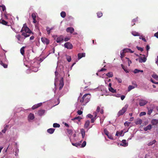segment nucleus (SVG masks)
Masks as SVG:
<instances>
[{"label":"nucleus","mask_w":158,"mask_h":158,"mask_svg":"<svg viewBox=\"0 0 158 158\" xmlns=\"http://www.w3.org/2000/svg\"><path fill=\"white\" fill-rule=\"evenodd\" d=\"M91 97L90 94H85L83 96L82 98H79V100L81 102H84L86 104L90 101Z\"/></svg>","instance_id":"1"},{"label":"nucleus","mask_w":158,"mask_h":158,"mask_svg":"<svg viewBox=\"0 0 158 158\" xmlns=\"http://www.w3.org/2000/svg\"><path fill=\"white\" fill-rule=\"evenodd\" d=\"M23 31H25V32L27 33H31V31L27 26L26 24H23V26L20 31V32H23Z\"/></svg>","instance_id":"2"},{"label":"nucleus","mask_w":158,"mask_h":158,"mask_svg":"<svg viewBox=\"0 0 158 158\" xmlns=\"http://www.w3.org/2000/svg\"><path fill=\"white\" fill-rule=\"evenodd\" d=\"M128 105H126L124 107H123L122 109L120 110L118 113V116L122 115L126 111L127 109L128 108Z\"/></svg>","instance_id":"3"},{"label":"nucleus","mask_w":158,"mask_h":158,"mask_svg":"<svg viewBox=\"0 0 158 158\" xmlns=\"http://www.w3.org/2000/svg\"><path fill=\"white\" fill-rule=\"evenodd\" d=\"M65 48L68 49H72L73 48V45L70 42H67L66 43L64 44Z\"/></svg>","instance_id":"4"},{"label":"nucleus","mask_w":158,"mask_h":158,"mask_svg":"<svg viewBox=\"0 0 158 158\" xmlns=\"http://www.w3.org/2000/svg\"><path fill=\"white\" fill-rule=\"evenodd\" d=\"M148 103V101L143 99H140L139 100V104L140 106H143Z\"/></svg>","instance_id":"5"},{"label":"nucleus","mask_w":158,"mask_h":158,"mask_svg":"<svg viewBox=\"0 0 158 158\" xmlns=\"http://www.w3.org/2000/svg\"><path fill=\"white\" fill-rule=\"evenodd\" d=\"M132 85H129V91L137 87V85L135 81L132 82Z\"/></svg>","instance_id":"6"},{"label":"nucleus","mask_w":158,"mask_h":158,"mask_svg":"<svg viewBox=\"0 0 158 158\" xmlns=\"http://www.w3.org/2000/svg\"><path fill=\"white\" fill-rule=\"evenodd\" d=\"M64 40V38L63 36L61 35L57 38L56 39V42L57 43H59L62 42Z\"/></svg>","instance_id":"7"},{"label":"nucleus","mask_w":158,"mask_h":158,"mask_svg":"<svg viewBox=\"0 0 158 158\" xmlns=\"http://www.w3.org/2000/svg\"><path fill=\"white\" fill-rule=\"evenodd\" d=\"M41 40L44 44H46L47 45L49 44V40L46 38L42 37L41 38Z\"/></svg>","instance_id":"8"},{"label":"nucleus","mask_w":158,"mask_h":158,"mask_svg":"<svg viewBox=\"0 0 158 158\" xmlns=\"http://www.w3.org/2000/svg\"><path fill=\"white\" fill-rule=\"evenodd\" d=\"M64 85L63 78H61L59 84V90H60L62 88Z\"/></svg>","instance_id":"9"},{"label":"nucleus","mask_w":158,"mask_h":158,"mask_svg":"<svg viewBox=\"0 0 158 158\" xmlns=\"http://www.w3.org/2000/svg\"><path fill=\"white\" fill-rule=\"evenodd\" d=\"M128 50V49H124L122 51H121L120 52V55L121 56L120 57L121 59H122L123 57L124 56V54L126 53L127 52V51Z\"/></svg>","instance_id":"10"},{"label":"nucleus","mask_w":158,"mask_h":158,"mask_svg":"<svg viewBox=\"0 0 158 158\" xmlns=\"http://www.w3.org/2000/svg\"><path fill=\"white\" fill-rule=\"evenodd\" d=\"M66 31L67 32H69L71 34L73 33L74 31V29L72 27H69L67 28Z\"/></svg>","instance_id":"11"},{"label":"nucleus","mask_w":158,"mask_h":158,"mask_svg":"<svg viewBox=\"0 0 158 158\" xmlns=\"http://www.w3.org/2000/svg\"><path fill=\"white\" fill-rule=\"evenodd\" d=\"M151 123L152 125H156L158 124V119H153Z\"/></svg>","instance_id":"12"},{"label":"nucleus","mask_w":158,"mask_h":158,"mask_svg":"<svg viewBox=\"0 0 158 158\" xmlns=\"http://www.w3.org/2000/svg\"><path fill=\"white\" fill-rule=\"evenodd\" d=\"M54 29V27H52L51 28H49L48 27H46V30L47 32V33L49 35L51 33V30L53 29Z\"/></svg>","instance_id":"13"},{"label":"nucleus","mask_w":158,"mask_h":158,"mask_svg":"<svg viewBox=\"0 0 158 158\" xmlns=\"http://www.w3.org/2000/svg\"><path fill=\"white\" fill-rule=\"evenodd\" d=\"M147 60V59L145 57L142 58V57H139L138 60L140 63H142L145 62Z\"/></svg>","instance_id":"14"},{"label":"nucleus","mask_w":158,"mask_h":158,"mask_svg":"<svg viewBox=\"0 0 158 158\" xmlns=\"http://www.w3.org/2000/svg\"><path fill=\"white\" fill-rule=\"evenodd\" d=\"M85 53H79L78 54V59H80L83 57H85Z\"/></svg>","instance_id":"15"},{"label":"nucleus","mask_w":158,"mask_h":158,"mask_svg":"<svg viewBox=\"0 0 158 158\" xmlns=\"http://www.w3.org/2000/svg\"><path fill=\"white\" fill-rule=\"evenodd\" d=\"M96 111L98 113L100 112L101 114H103L104 113V111L102 109L100 110V108L99 106H98L96 109Z\"/></svg>","instance_id":"16"},{"label":"nucleus","mask_w":158,"mask_h":158,"mask_svg":"<svg viewBox=\"0 0 158 158\" xmlns=\"http://www.w3.org/2000/svg\"><path fill=\"white\" fill-rule=\"evenodd\" d=\"M152 128V125L151 124H149L146 127L143 128V130L145 131H147L148 130H150Z\"/></svg>","instance_id":"17"},{"label":"nucleus","mask_w":158,"mask_h":158,"mask_svg":"<svg viewBox=\"0 0 158 158\" xmlns=\"http://www.w3.org/2000/svg\"><path fill=\"white\" fill-rule=\"evenodd\" d=\"M89 124H90V121L89 120H87V121H86L85 122V124H84V127L85 128H87L89 125Z\"/></svg>","instance_id":"18"},{"label":"nucleus","mask_w":158,"mask_h":158,"mask_svg":"<svg viewBox=\"0 0 158 158\" xmlns=\"http://www.w3.org/2000/svg\"><path fill=\"white\" fill-rule=\"evenodd\" d=\"M123 131L122 130L120 132L119 131H117L115 135L116 136H118L120 135V136H122L123 135Z\"/></svg>","instance_id":"19"},{"label":"nucleus","mask_w":158,"mask_h":158,"mask_svg":"<svg viewBox=\"0 0 158 158\" xmlns=\"http://www.w3.org/2000/svg\"><path fill=\"white\" fill-rule=\"evenodd\" d=\"M82 118L80 116H78L77 117H75V118L72 119V120L73 121H74L75 120H77L78 122H80Z\"/></svg>","instance_id":"20"},{"label":"nucleus","mask_w":158,"mask_h":158,"mask_svg":"<svg viewBox=\"0 0 158 158\" xmlns=\"http://www.w3.org/2000/svg\"><path fill=\"white\" fill-rule=\"evenodd\" d=\"M45 112V110H40L38 111V114L40 116H42L43 115Z\"/></svg>","instance_id":"21"},{"label":"nucleus","mask_w":158,"mask_h":158,"mask_svg":"<svg viewBox=\"0 0 158 158\" xmlns=\"http://www.w3.org/2000/svg\"><path fill=\"white\" fill-rule=\"evenodd\" d=\"M55 130L54 128H50L47 130V131L48 133L52 134L53 133Z\"/></svg>","instance_id":"22"},{"label":"nucleus","mask_w":158,"mask_h":158,"mask_svg":"<svg viewBox=\"0 0 158 158\" xmlns=\"http://www.w3.org/2000/svg\"><path fill=\"white\" fill-rule=\"evenodd\" d=\"M31 69L32 71L34 72H36L38 71V68L37 67H34L33 66H31L30 68Z\"/></svg>","instance_id":"23"},{"label":"nucleus","mask_w":158,"mask_h":158,"mask_svg":"<svg viewBox=\"0 0 158 158\" xmlns=\"http://www.w3.org/2000/svg\"><path fill=\"white\" fill-rule=\"evenodd\" d=\"M81 132L82 135V138H83L85 135V131L84 129H81Z\"/></svg>","instance_id":"24"},{"label":"nucleus","mask_w":158,"mask_h":158,"mask_svg":"<svg viewBox=\"0 0 158 158\" xmlns=\"http://www.w3.org/2000/svg\"><path fill=\"white\" fill-rule=\"evenodd\" d=\"M121 145L124 147H126L128 145V144L126 143L125 140H123L122 141V143Z\"/></svg>","instance_id":"25"},{"label":"nucleus","mask_w":158,"mask_h":158,"mask_svg":"<svg viewBox=\"0 0 158 158\" xmlns=\"http://www.w3.org/2000/svg\"><path fill=\"white\" fill-rule=\"evenodd\" d=\"M0 23H1L3 25H7L8 22L3 19H1L0 20Z\"/></svg>","instance_id":"26"},{"label":"nucleus","mask_w":158,"mask_h":158,"mask_svg":"<svg viewBox=\"0 0 158 158\" xmlns=\"http://www.w3.org/2000/svg\"><path fill=\"white\" fill-rule=\"evenodd\" d=\"M21 32L22 33V35L24 36L25 38L30 36V35L28 34H29V33H27L23 31Z\"/></svg>","instance_id":"27"},{"label":"nucleus","mask_w":158,"mask_h":158,"mask_svg":"<svg viewBox=\"0 0 158 158\" xmlns=\"http://www.w3.org/2000/svg\"><path fill=\"white\" fill-rule=\"evenodd\" d=\"M28 118L31 120H33L34 118V115L33 114L30 113L28 115Z\"/></svg>","instance_id":"28"},{"label":"nucleus","mask_w":158,"mask_h":158,"mask_svg":"<svg viewBox=\"0 0 158 158\" xmlns=\"http://www.w3.org/2000/svg\"><path fill=\"white\" fill-rule=\"evenodd\" d=\"M133 72L134 73H137L139 72L143 73V71L142 70H140L137 69H135L133 71Z\"/></svg>","instance_id":"29"},{"label":"nucleus","mask_w":158,"mask_h":158,"mask_svg":"<svg viewBox=\"0 0 158 158\" xmlns=\"http://www.w3.org/2000/svg\"><path fill=\"white\" fill-rule=\"evenodd\" d=\"M25 48V47H22L20 49V52L21 54L23 56L24 54V48Z\"/></svg>","instance_id":"30"},{"label":"nucleus","mask_w":158,"mask_h":158,"mask_svg":"<svg viewBox=\"0 0 158 158\" xmlns=\"http://www.w3.org/2000/svg\"><path fill=\"white\" fill-rule=\"evenodd\" d=\"M152 77L156 80H158V75H157L156 74H153L152 75Z\"/></svg>","instance_id":"31"},{"label":"nucleus","mask_w":158,"mask_h":158,"mask_svg":"<svg viewBox=\"0 0 158 158\" xmlns=\"http://www.w3.org/2000/svg\"><path fill=\"white\" fill-rule=\"evenodd\" d=\"M66 15V13L64 11H62L60 13V16H61L63 18H64L65 17Z\"/></svg>","instance_id":"32"},{"label":"nucleus","mask_w":158,"mask_h":158,"mask_svg":"<svg viewBox=\"0 0 158 158\" xmlns=\"http://www.w3.org/2000/svg\"><path fill=\"white\" fill-rule=\"evenodd\" d=\"M106 75L109 77H111L113 76V74L112 72H109L107 73Z\"/></svg>","instance_id":"33"},{"label":"nucleus","mask_w":158,"mask_h":158,"mask_svg":"<svg viewBox=\"0 0 158 158\" xmlns=\"http://www.w3.org/2000/svg\"><path fill=\"white\" fill-rule=\"evenodd\" d=\"M0 64L2 65L5 68H6L7 67V65L6 64L3 63L2 61H0Z\"/></svg>","instance_id":"34"},{"label":"nucleus","mask_w":158,"mask_h":158,"mask_svg":"<svg viewBox=\"0 0 158 158\" xmlns=\"http://www.w3.org/2000/svg\"><path fill=\"white\" fill-rule=\"evenodd\" d=\"M121 66L122 67V68L124 70V71L126 73H128V70L127 69V68L124 66L123 64H121Z\"/></svg>","instance_id":"35"},{"label":"nucleus","mask_w":158,"mask_h":158,"mask_svg":"<svg viewBox=\"0 0 158 158\" xmlns=\"http://www.w3.org/2000/svg\"><path fill=\"white\" fill-rule=\"evenodd\" d=\"M109 90L112 93H115L116 92V89H114L112 87H110L109 88Z\"/></svg>","instance_id":"36"},{"label":"nucleus","mask_w":158,"mask_h":158,"mask_svg":"<svg viewBox=\"0 0 158 158\" xmlns=\"http://www.w3.org/2000/svg\"><path fill=\"white\" fill-rule=\"evenodd\" d=\"M156 142L155 140H153L152 141L148 143V146H151L153 144L155 143Z\"/></svg>","instance_id":"37"},{"label":"nucleus","mask_w":158,"mask_h":158,"mask_svg":"<svg viewBox=\"0 0 158 158\" xmlns=\"http://www.w3.org/2000/svg\"><path fill=\"white\" fill-rule=\"evenodd\" d=\"M60 126V125L59 124L55 123L53 124V127H59Z\"/></svg>","instance_id":"38"},{"label":"nucleus","mask_w":158,"mask_h":158,"mask_svg":"<svg viewBox=\"0 0 158 158\" xmlns=\"http://www.w3.org/2000/svg\"><path fill=\"white\" fill-rule=\"evenodd\" d=\"M98 17L100 18L102 15V13L101 12H98L97 13Z\"/></svg>","instance_id":"39"},{"label":"nucleus","mask_w":158,"mask_h":158,"mask_svg":"<svg viewBox=\"0 0 158 158\" xmlns=\"http://www.w3.org/2000/svg\"><path fill=\"white\" fill-rule=\"evenodd\" d=\"M72 144L74 146H75L76 147H78V146H80L81 144L80 143H72Z\"/></svg>","instance_id":"40"},{"label":"nucleus","mask_w":158,"mask_h":158,"mask_svg":"<svg viewBox=\"0 0 158 158\" xmlns=\"http://www.w3.org/2000/svg\"><path fill=\"white\" fill-rule=\"evenodd\" d=\"M132 34L135 36H139V33L136 32H132Z\"/></svg>","instance_id":"41"},{"label":"nucleus","mask_w":158,"mask_h":158,"mask_svg":"<svg viewBox=\"0 0 158 158\" xmlns=\"http://www.w3.org/2000/svg\"><path fill=\"white\" fill-rule=\"evenodd\" d=\"M66 59L67 60V61L69 62H70L71 61V57L70 56H66Z\"/></svg>","instance_id":"42"},{"label":"nucleus","mask_w":158,"mask_h":158,"mask_svg":"<svg viewBox=\"0 0 158 158\" xmlns=\"http://www.w3.org/2000/svg\"><path fill=\"white\" fill-rule=\"evenodd\" d=\"M15 36L18 41H20L21 40V37L20 35H16Z\"/></svg>","instance_id":"43"},{"label":"nucleus","mask_w":158,"mask_h":158,"mask_svg":"<svg viewBox=\"0 0 158 158\" xmlns=\"http://www.w3.org/2000/svg\"><path fill=\"white\" fill-rule=\"evenodd\" d=\"M37 14L36 13H33L32 14L31 16L33 19H36Z\"/></svg>","instance_id":"44"},{"label":"nucleus","mask_w":158,"mask_h":158,"mask_svg":"<svg viewBox=\"0 0 158 158\" xmlns=\"http://www.w3.org/2000/svg\"><path fill=\"white\" fill-rule=\"evenodd\" d=\"M139 39H142L143 41L144 42H146V40L144 36H141L139 37Z\"/></svg>","instance_id":"45"},{"label":"nucleus","mask_w":158,"mask_h":158,"mask_svg":"<svg viewBox=\"0 0 158 158\" xmlns=\"http://www.w3.org/2000/svg\"><path fill=\"white\" fill-rule=\"evenodd\" d=\"M72 132L73 131L69 129H67V133L69 135H71L72 134Z\"/></svg>","instance_id":"46"},{"label":"nucleus","mask_w":158,"mask_h":158,"mask_svg":"<svg viewBox=\"0 0 158 158\" xmlns=\"http://www.w3.org/2000/svg\"><path fill=\"white\" fill-rule=\"evenodd\" d=\"M86 117L87 118H88L91 119L94 117L93 115L90 114H88L87 115Z\"/></svg>","instance_id":"47"},{"label":"nucleus","mask_w":158,"mask_h":158,"mask_svg":"<svg viewBox=\"0 0 158 158\" xmlns=\"http://www.w3.org/2000/svg\"><path fill=\"white\" fill-rule=\"evenodd\" d=\"M86 145V142L84 141L82 143L81 147L83 148L85 147Z\"/></svg>","instance_id":"48"},{"label":"nucleus","mask_w":158,"mask_h":158,"mask_svg":"<svg viewBox=\"0 0 158 158\" xmlns=\"http://www.w3.org/2000/svg\"><path fill=\"white\" fill-rule=\"evenodd\" d=\"M142 123V120L141 119H139L136 123V124H141Z\"/></svg>","instance_id":"49"},{"label":"nucleus","mask_w":158,"mask_h":158,"mask_svg":"<svg viewBox=\"0 0 158 158\" xmlns=\"http://www.w3.org/2000/svg\"><path fill=\"white\" fill-rule=\"evenodd\" d=\"M136 47H137L138 50L139 51H140L141 52H142L143 50V48L141 47H139L138 46H137Z\"/></svg>","instance_id":"50"},{"label":"nucleus","mask_w":158,"mask_h":158,"mask_svg":"<svg viewBox=\"0 0 158 158\" xmlns=\"http://www.w3.org/2000/svg\"><path fill=\"white\" fill-rule=\"evenodd\" d=\"M77 113L78 115H81L82 114L83 111L81 110H79L77 111Z\"/></svg>","instance_id":"51"},{"label":"nucleus","mask_w":158,"mask_h":158,"mask_svg":"<svg viewBox=\"0 0 158 158\" xmlns=\"http://www.w3.org/2000/svg\"><path fill=\"white\" fill-rule=\"evenodd\" d=\"M115 79L118 83H120L122 82V80L120 78L116 77Z\"/></svg>","instance_id":"52"},{"label":"nucleus","mask_w":158,"mask_h":158,"mask_svg":"<svg viewBox=\"0 0 158 158\" xmlns=\"http://www.w3.org/2000/svg\"><path fill=\"white\" fill-rule=\"evenodd\" d=\"M96 118H96L95 117H94L93 118H92L91 119V123H94V121H95Z\"/></svg>","instance_id":"53"},{"label":"nucleus","mask_w":158,"mask_h":158,"mask_svg":"<svg viewBox=\"0 0 158 158\" xmlns=\"http://www.w3.org/2000/svg\"><path fill=\"white\" fill-rule=\"evenodd\" d=\"M146 114V113L145 112H141L139 114L140 116H142L145 115Z\"/></svg>","instance_id":"54"},{"label":"nucleus","mask_w":158,"mask_h":158,"mask_svg":"<svg viewBox=\"0 0 158 158\" xmlns=\"http://www.w3.org/2000/svg\"><path fill=\"white\" fill-rule=\"evenodd\" d=\"M38 108V106H37V105H34L32 107V109L33 110H34L37 108Z\"/></svg>","instance_id":"55"},{"label":"nucleus","mask_w":158,"mask_h":158,"mask_svg":"<svg viewBox=\"0 0 158 158\" xmlns=\"http://www.w3.org/2000/svg\"><path fill=\"white\" fill-rule=\"evenodd\" d=\"M0 6L2 7L3 11H4L6 10V7L4 5Z\"/></svg>","instance_id":"56"},{"label":"nucleus","mask_w":158,"mask_h":158,"mask_svg":"<svg viewBox=\"0 0 158 158\" xmlns=\"http://www.w3.org/2000/svg\"><path fill=\"white\" fill-rule=\"evenodd\" d=\"M104 132H105V134L107 136H108V135H109V133L108 131L107 130H106V129H105L104 130Z\"/></svg>","instance_id":"57"},{"label":"nucleus","mask_w":158,"mask_h":158,"mask_svg":"<svg viewBox=\"0 0 158 158\" xmlns=\"http://www.w3.org/2000/svg\"><path fill=\"white\" fill-rule=\"evenodd\" d=\"M70 39V38L68 37H66L64 39V40L65 41H67L69 40Z\"/></svg>","instance_id":"58"},{"label":"nucleus","mask_w":158,"mask_h":158,"mask_svg":"<svg viewBox=\"0 0 158 158\" xmlns=\"http://www.w3.org/2000/svg\"><path fill=\"white\" fill-rule=\"evenodd\" d=\"M97 112H94L93 113V114L94 115V117H95L96 118H97Z\"/></svg>","instance_id":"59"},{"label":"nucleus","mask_w":158,"mask_h":158,"mask_svg":"<svg viewBox=\"0 0 158 158\" xmlns=\"http://www.w3.org/2000/svg\"><path fill=\"white\" fill-rule=\"evenodd\" d=\"M146 50L148 52V51L150 49V47L148 45H147L146 46Z\"/></svg>","instance_id":"60"},{"label":"nucleus","mask_w":158,"mask_h":158,"mask_svg":"<svg viewBox=\"0 0 158 158\" xmlns=\"http://www.w3.org/2000/svg\"><path fill=\"white\" fill-rule=\"evenodd\" d=\"M124 125L125 126H127V127H128V122L127 121H126L125 123H124Z\"/></svg>","instance_id":"61"},{"label":"nucleus","mask_w":158,"mask_h":158,"mask_svg":"<svg viewBox=\"0 0 158 158\" xmlns=\"http://www.w3.org/2000/svg\"><path fill=\"white\" fill-rule=\"evenodd\" d=\"M6 130V127H4V128L2 130V132L3 133H5Z\"/></svg>","instance_id":"62"},{"label":"nucleus","mask_w":158,"mask_h":158,"mask_svg":"<svg viewBox=\"0 0 158 158\" xmlns=\"http://www.w3.org/2000/svg\"><path fill=\"white\" fill-rule=\"evenodd\" d=\"M154 36L158 38V31L154 34Z\"/></svg>","instance_id":"63"},{"label":"nucleus","mask_w":158,"mask_h":158,"mask_svg":"<svg viewBox=\"0 0 158 158\" xmlns=\"http://www.w3.org/2000/svg\"><path fill=\"white\" fill-rule=\"evenodd\" d=\"M125 96L124 95H122L121 97V98L122 100H123L125 98Z\"/></svg>","instance_id":"64"}]
</instances>
